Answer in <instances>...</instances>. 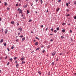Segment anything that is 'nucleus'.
Segmentation results:
<instances>
[{
	"mask_svg": "<svg viewBox=\"0 0 76 76\" xmlns=\"http://www.w3.org/2000/svg\"><path fill=\"white\" fill-rule=\"evenodd\" d=\"M20 38H22V37H23V35L20 36Z\"/></svg>",
	"mask_w": 76,
	"mask_h": 76,
	"instance_id": "nucleus-38",
	"label": "nucleus"
},
{
	"mask_svg": "<svg viewBox=\"0 0 76 76\" xmlns=\"http://www.w3.org/2000/svg\"><path fill=\"white\" fill-rule=\"evenodd\" d=\"M18 11H20L21 10H20V9L19 8L18 9Z\"/></svg>",
	"mask_w": 76,
	"mask_h": 76,
	"instance_id": "nucleus-39",
	"label": "nucleus"
},
{
	"mask_svg": "<svg viewBox=\"0 0 76 76\" xmlns=\"http://www.w3.org/2000/svg\"><path fill=\"white\" fill-rule=\"evenodd\" d=\"M10 61H12V58H10Z\"/></svg>",
	"mask_w": 76,
	"mask_h": 76,
	"instance_id": "nucleus-19",
	"label": "nucleus"
},
{
	"mask_svg": "<svg viewBox=\"0 0 76 76\" xmlns=\"http://www.w3.org/2000/svg\"><path fill=\"white\" fill-rule=\"evenodd\" d=\"M18 35H20V33H18Z\"/></svg>",
	"mask_w": 76,
	"mask_h": 76,
	"instance_id": "nucleus-47",
	"label": "nucleus"
},
{
	"mask_svg": "<svg viewBox=\"0 0 76 76\" xmlns=\"http://www.w3.org/2000/svg\"><path fill=\"white\" fill-rule=\"evenodd\" d=\"M56 54V52H54L53 53H52V55L53 56H54L55 54Z\"/></svg>",
	"mask_w": 76,
	"mask_h": 76,
	"instance_id": "nucleus-2",
	"label": "nucleus"
},
{
	"mask_svg": "<svg viewBox=\"0 0 76 76\" xmlns=\"http://www.w3.org/2000/svg\"><path fill=\"white\" fill-rule=\"evenodd\" d=\"M25 63V61H22V64H24V63Z\"/></svg>",
	"mask_w": 76,
	"mask_h": 76,
	"instance_id": "nucleus-12",
	"label": "nucleus"
},
{
	"mask_svg": "<svg viewBox=\"0 0 76 76\" xmlns=\"http://www.w3.org/2000/svg\"><path fill=\"white\" fill-rule=\"evenodd\" d=\"M45 50H43L42 51V53H44V52H45Z\"/></svg>",
	"mask_w": 76,
	"mask_h": 76,
	"instance_id": "nucleus-33",
	"label": "nucleus"
},
{
	"mask_svg": "<svg viewBox=\"0 0 76 76\" xmlns=\"http://www.w3.org/2000/svg\"><path fill=\"white\" fill-rule=\"evenodd\" d=\"M18 31H19L20 32H21L22 31V28L20 27L18 29Z\"/></svg>",
	"mask_w": 76,
	"mask_h": 76,
	"instance_id": "nucleus-1",
	"label": "nucleus"
},
{
	"mask_svg": "<svg viewBox=\"0 0 76 76\" xmlns=\"http://www.w3.org/2000/svg\"><path fill=\"white\" fill-rule=\"evenodd\" d=\"M43 47H44V46H43V45L42 46L41 48H43Z\"/></svg>",
	"mask_w": 76,
	"mask_h": 76,
	"instance_id": "nucleus-60",
	"label": "nucleus"
},
{
	"mask_svg": "<svg viewBox=\"0 0 76 76\" xmlns=\"http://www.w3.org/2000/svg\"><path fill=\"white\" fill-rule=\"evenodd\" d=\"M59 10H60V8H58L57 10H56V11H57V12H58V11H59Z\"/></svg>",
	"mask_w": 76,
	"mask_h": 76,
	"instance_id": "nucleus-20",
	"label": "nucleus"
},
{
	"mask_svg": "<svg viewBox=\"0 0 76 76\" xmlns=\"http://www.w3.org/2000/svg\"><path fill=\"white\" fill-rule=\"evenodd\" d=\"M66 6H69V4H68V3H66Z\"/></svg>",
	"mask_w": 76,
	"mask_h": 76,
	"instance_id": "nucleus-28",
	"label": "nucleus"
},
{
	"mask_svg": "<svg viewBox=\"0 0 76 76\" xmlns=\"http://www.w3.org/2000/svg\"><path fill=\"white\" fill-rule=\"evenodd\" d=\"M51 65L54 66V62H53L51 63Z\"/></svg>",
	"mask_w": 76,
	"mask_h": 76,
	"instance_id": "nucleus-11",
	"label": "nucleus"
},
{
	"mask_svg": "<svg viewBox=\"0 0 76 76\" xmlns=\"http://www.w3.org/2000/svg\"><path fill=\"white\" fill-rule=\"evenodd\" d=\"M48 75H50V72H49L48 73Z\"/></svg>",
	"mask_w": 76,
	"mask_h": 76,
	"instance_id": "nucleus-45",
	"label": "nucleus"
},
{
	"mask_svg": "<svg viewBox=\"0 0 76 76\" xmlns=\"http://www.w3.org/2000/svg\"><path fill=\"white\" fill-rule=\"evenodd\" d=\"M8 31L7 30V29H6L5 31V34H7V33Z\"/></svg>",
	"mask_w": 76,
	"mask_h": 76,
	"instance_id": "nucleus-5",
	"label": "nucleus"
},
{
	"mask_svg": "<svg viewBox=\"0 0 76 76\" xmlns=\"http://www.w3.org/2000/svg\"><path fill=\"white\" fill-rule=\"evenodd\" d=\"M75 19H76V16L74 17Z\"/></svg>",
	"mask_w": 76,
	"mask_h": 76,
	"instance_id": "nucleus-46",
	"label": "nucleus"
},
{
	"mask_svg": "<svg viewBox=\"0 0 76 76\" xmlns=\"http://www.w3.org/2000/svg\"><path fill=\"white\" fill-rule=\"evenodd\" d=\"M70 32L71 33H72V30H70Z\"/></svg>",
	"mask_w": 76,
	"mask_h": 76,
	"instance_id": "nucleus-48",
	"label": "nucleus"
},
{
	"mask_svg": "<svg viewBox=\"0 0 76 76\" xmlns=\"http://www.w3.org/2000/svg\"><path fill=\"white\" fill-rule=\"evenodd\" d=\"M14 45H13V46H12V47H11V49H13V48H14Z\"/></svg>",
	"mask_w": 76,
	"mask_h": 76,
	"instance_id": "nucleus-13",
	"label": "nucleus"
},
{
	"mask_svg": "<svg viewBox=\"0 0 76 76\" xmlns=\"http://www.w3.org/2000/svg\"><path fill=\"white\" fill-rule=\"evenodd\" d=\"M1 30H2V32H3V31H4L3 29V28H2Z\"/></svg>",
	"mask_w": 76,
	"mask_h": 76,
	"instance_id": "nucleus-37",
	"label": "nucleus"
},
{
	"mask_svg": "<svg viewBox=\"0 0 76 76\" xmlns=\"http://www.w3.org/2000/svg\"><path fill=\"white\" fill-rule=\"evenodd\" d=\"M38 73L39 75H41V72L39 71H38Z\"/></svg>",
	"mask_w": 76,
	"mask_h": 76,
	"instance_id": "nucleus-16",
	"label": "nucleus"
},
{
	"mask_svg": "<svg viewBox=\"0 0 76 76\" xmlns=\"http://www.w3.org/2000/svg\"><path fill=\"white\" fill-rule=\"evenodd\" d=\"M39 48H37L36 49V50L37 51V50H39Z\"/></svg>",
	"mask_w": 76,
	"mask_h": 76,
	"instance_id": "nucleus-21",
	"label": "nucleus"
},
{
	"mask_svg": "<svg viewBox=\"0 0 76 76\" xmlns=\"http://www.w3.org/2000/svg\"><path fill=\"white\" fill-rule=\"evenodd\" d=\"M74 58H75V59H76V55L74 56Z\"/></svg>",
	"mask_w": 76,
	"mask_h": 76,
	"instance_id": "nucleus-29",
	"label": "nucleus"
},
{
	"mask_svg": "<svg viewBox=\"0 0 76 76\" xmlns=\"http://www.w3.org/2000/svg\"><path fill=\"white\" fill-rule=\"evenodd\" d=\"M35 38L36 39H38V40L39 39V38H38V37H36Z\"/></svg>",
	"mask_w": 76,
	"mask_h": 76,
	"instance_id": "nucleus-32",
	"label": "nucleus"
},
{
	"mask_svg": "<svg viewBox=\"0 0 76 76\" xmlns=\"http://www.w3.org/2000/svg\"><path fill=\"white\" fill-rule=\"evenodd\" d=\"M44 27V26H43V25H42L41 26V28H42V27Z\"/></svg>",
	"mask_w": 76,
	"mask_h": 76,
	"instance_id": "nucleus-44",
	"label": "nucleus"
},
{
	"mask_svg": "<svg viewBox=\"0 0 76 76\" xmlns=\"http://www.w3.org/2000/svg\"><path fill=\"white\" fill-rule=\"evenodd\" d=\"M50 35H53V34H50Z\"/></svg>",
	"mask_w": 76,
	"mask_h": 76,
	"instance_id": "nucleus-63",
	"label": "nucleus"
},
{
	"mask_svg": "<svg viewBox=\"0 0 76 76\" xmlns=\"http://www.w3.org/2000/svg\"><path fill=\"white\" fill-rule=\"evenodd\" d=\"M29 13V10H28L27 11V14L28 15V13Z\"/></svg>",
	"mask_w": 76,
	"mask_h": 76,
	"instance_id": "nucleus-8",
	"label": "nucleus"
},
{
	"mask_svg": "<svg viewBox=\"0 0 76 76\" xmlns=\"http://www.w3.org/2000/svg\"><path fill=\"white\" fill-rule=\"evenodd\" d=\"M56 61H58V59L57 58L56 60Z\"/></svg>",
	"mask_w": 76,
	"mask_h": 76,
	"instance_id": "nucleus-56",
	"label": "nucleus"
},
{
	"mask_svg": "<svg viewBox=\"0 0 76 76\" xmlns=\"http://www.w3.org/2000/svg\"><path fill=\"white\" fill-rule=\"evenodd\" d=\"M47 12H48V9L46 11Z\"/></svg>",
	"mask_w": 76,
	"mask_h": 76,
	"instance_id": "nucleus-55",
	"label": "nucleus"
},
{
	"mask_svg": "<svg viewBox=\"0 0 76 76\" xmlns=\"http://www.w3.org/2000/svg\"><path fill=\"white\" fill-rule=\"evenodd\" d=\"M15 63H17V61H16L15 62Z\"/></svg>",
	"mask_w": 76,
	"mask_h": 76,
	"instance_id": "nucleus-64",
	"label": "nucleus"
},
{
	"mask_svg": "<svg viewBox=\"0 0 76 76\" xmlns=\"http://www.w3.org/2000/svg\"><path fill=\"white\" fill-rule=\"evenodd\" d=\"M11 23H12V24H13L15 23V21H12L11 22Z\"/></svg>",
	"mask_w": 76,
	"mask_h": 76,
	"instance_id": "nucleus-9",
	"label": "nucleus"
},
{
	"mask_svg": "<svg viewBox=\"0 0 76 76\" xmlns=\"http://www.w3.org/2000/svg\"><path fill=\"white\" fill-rule=\"evenodd\" d=\"M24 15L23 14H22L21 16L23 17V16Z\"/></svg>",
	"mask_w": 76,
	"mask_h": 76,
	"instance_id": "nucleus-61",
	"label": "nucleus"
},
{
	"mask_svg": "<svg viewBox=\"0 0 76 76\" xmlns=\"http://www.w3.org/2000/svg\"><path fill=\"white\" fill-rule=\"evenodd\" d=\"M7 50H8V51H10V50L8 48H7Z\"/></svg>",
	"mask_w": 76,
	"mask_h": 76,
	"instance_id": "nucleus-42",
	"label": "nucleus"
},
{
	"mask_svg": "<svg viewBox=\"0 0 76 76\" xmlns=\"http://www.w3.org/2000/svg\"><path fill=\"white\" fill-rule=\"evenodd\" d=\"M51 31L52 32H53V28H52L51 29Z\"/></svg>",
	"mask_w": 76,
	"mask_h": 76,
	"instance_id": "nucleus-43",
	"label": "nucleus"
},
{
	"mask_svg": "<svg viewBox=\"0 0 76 76\" xmlns=\"http://www.w3.org/2000/svg\"><path fill=\"white\" fill-rule=\"evenodd\" d=\"M62 32H65V30L63 29L62 30Z\"/></svg>",
	"mask_w": 76,
	"mask_h": 76,
	"instance_id": "nucleus-17",
	"label": "nucleus"
},
{
	"mask_svg": "<svg viewBox=\"0 0 76 76\" xmlns=\"http://www.w3.org/2000/svg\"><path fill=\"white\" fill-rule=\"evenodd\" d=\"M10 8H9V7H8V8H7V10H9V9H10Z\"/></svg>",
	"mask_w": 76,
	"mask_h": 76,
	"instance_id": "nucleus-58",
	"label": "nucleus"
},
{
	"mask_svg": "<svg viewBox=\"0 0 76 76\" xmlns=\"http://www.w3.org/2000/svg\"><path fill=\"white\" fill-rule=\"evenodd\" d=\"M40 2H41V4H42V0H41Z\"/></svg>",
	"mask_w": 76,
	"mask_h": 76,
	"instance_id": "nucleus-30",
	"label": "nucleus"
},
{
	"mask_svg": "<svg viewBox=\"0 0 76 76\" xmlns=\"http://www.w3.org/2000/svg\"><path fill=\"white\" fill-rule=\"evenodd\" d=\"M5 6H7V3L4 2Z\"/></svg>",
	"mask_w": 76,
	"mask_h": 76,
	"instance_id": "nucleus-23",
	"label": "nucleus"
},
{
	"mask_svg": "<svg viewBox=\"0 0 76 76\" xmlns=\"http://www.w3.org/2000/svg\"><path fill=\"white\" fill-rule=\"evenodd\" d=\"M35 45H38V42H36L35 43Z\"/></svg>",
	"mask_w": 76,
	"mask_h": 76,
	"instance_id": "nucleus-14",
	"label": "nucleus"
},
{
	"mask_svg": "<svg viewBox=\"0 0 76 76\" xmlns=\"http://www.w3.org/2000/svg\"><path fill=\"white\" fill-rule=\"evenodd\" d=\"M22 39V41H24V40H25V37H24Z\"/></svg>",
	"mask_w": 76,
	"mask_h": 76,
	"instance_id": "nucleus-7",
	"label": "nucleus"
},
{
	"mask_svg": "<svg viewBox=\"0 0 76 76\" xmlns=\"http://www.w3.org/2000/svg\"><path fill=\"white\" fill-rule=\"evenodd\" d=\"M57 32V30H55L54 31V32L55 33H56Z\"/></svg>",
	"mask_w": 76,
	"mask_h": 76,
	"instance_id": "nucleus-24",
	"label": "nucleus"
},
{
	"mask_svg": "<svg viewBox=\"0 0 76 76\" xmlns=\"http://www.w3.org/2000/svg\"><path fill=\"white\" fill-rule=\"evenodd\" d=\"M18 58V57H15L14 58V60H16L17 58Z\"/></svg>",
	"mask_w": 76,
	"mask_h": 76,
	"instance_id": "nucleus-27",
	"label": "nucleus"
},
{
	"mask_svg": "<svg viewBox=\"0 0 76 76\" xmlns=\"http://www.w3.org/2000/svg\"><path fill=\"white\" fill-rule=\"evenodd\" d=\"M45 31H47V30H48V28H46L45 29Z\"/></svg>",
	"mask_w": 76,
	"mask_h": 76,
	"instance_id": "nucleus-57",
	"label": "nucleus"
},
{
	"mask_svg": "<svg viewBox=\"0 0 76 76\" xmlns=\"http://www.w3.org/2000/svg\"><path fill=\"white\" fill-rule=\"evenodd\" d=\"M3 39H1V40L0 42H3Z\"/></svg>",
	"mask_w": 76,
	"mask_h": 76,
	"instance_id": "nucleus-10",
	"label": "nucleus"
},
{
	"mask_svg": "<svg viewBox=\"0 0 76 76\" xmlns=\"http://www.w3.org/2000/svg\"><path fill=\"white\" fill-rule=\"evenodd\" d=\"M16 42H19V39H17L16 40Z\"/></svg>",
	"mask_w": 76,
	"mask_h": 76,
	"instance_id": "nucleus-22",
	"label": "nucleus"
},
{
	"mask_svg": "<svg viewBox=\"0 0 76 76\" xmlns=\"http://www.w3.org/2000/svg\"><path fill=\"white\" fill-rule=\"evenodd\" d=\"M68 4H70V1H69V2H68Z\"/></svg>",
	"mask_w": 76,
	"mask_h": 76,
	"instance_id": "nucleus-59",
	"label": "nucleus"
},
{
	"mask_svg": "<svg viewBox=\"0 0 76 76\" xmlns=\"http://www.w3.org/2000/svg\"><path fill=\"white\" fill-rule=\"evenodd\" d=\"M59 27H58L56 28V30H57V31H58V30H59Z\"/></svg>",
	"mask_w": 76,
	"mask_h": 76,
	"instance_id": "nucleus-15",
	"label": "nucleus"
},
{
	"mask_svg": "<svg viewBox=\"0 0 76 76\" xmlns=\"http://www.w3.org/2000/svg\"><path fill=\"white\" fill-rule=\"evenodd\" d=\"M31 21H32V20L31 19H30L29 20L28 22H31Z\"/></svg>",
	"mask_w": 76,
	"mask_h": 76,
	"instance_id": "nucleus-34",
	"label": "nucleus"
},
{
	"mask_svg": "<svg viewBox=\"0 0 76 76\" xmlns=\"http://www.w3.org/2000/svg\"><path fill=\"white\" fill-rule=\"evenodd\" d=\"M9 62H8V63L7 64V66H8V65H9Z\"/></svg>",
	"mask_w": 76,
	"mask_h": 76,
	"instance_id": "nucleus-35",
	"label": "nucleus"
},
{
	"mask_svg": "<svg viewBox=\"0 0 76 76\" xmlns=\"http://www.w3.org/2000/svg\"><path fill=\"white\" fill-rule=\"evenodd\" d=\"M17 26H18L19 25V23L18 22V23H17Z\"/></svg>",
	"mask_w": 76,
	"mask_h": 76,
	"instance_id": "nucleus-40",
	"label": "nucleus"
},
{
	"mask_svg": "<svg viewBox=\"0 0 76 76\" xmlns=\"http://www.w3.org/2000/svg\"><path fill=\"white\" fill-rule=\"evenodd\" d=\"M48 48H50V45H49L48 46Z\"/></svg>",
	"mask_w": 76,
	"mask_h": 76,
	"instance_id": "nucleus-51",
	"label": "nucleus"
},
{
	"mask_svg": "<svg viewBox=\"0 0 76 76\" xmlns=\"http://www.w3.org/2000/svg\"><path fill=\"white\" fill-rule=\"evenodd\" d=\"M61 38H63H63H64V37H63V36H61Z\"/></svg>",
	"mask_w": 76,
	"mask_h": 76,
	"instance_id": "nucleus-31",
	"label": "nucleus"
},
{
	"mask_svg": "<svg viewBox=\"0 0 76 76\" xmlns=\"http://www.w3.org/2000/svg\"><path fill=\"white\" fill-rule=\"evenodd\" d=\"M24 7L25 9H26V7H27V5H24L23 6Z\"/></svg>",
	"mask_w": 76,
	"mask_h": 76,
	"instance_id": "nucleus-4",
	"label": "nucleus"
},
{
	"mask_svg": "<svg viewBox=\"0 0 76 76\" xmlns=\"http://www.w3.org/2000/svg\"><path fill=\"white\" fill-rule=\"evenodd\" d=\"M23 19H25V17H23Z\"/></svg>",
	"mask_w": 76,
	"mask_h": 76,
	"instance_id": "nucleus-62",
	"label": "nucleus"
},
{
	"mask_svg": "<svg viewBox=\"0 0 76 76\" xmlns=\"http://www.w3.org/2000/svg\"><path fill=\"white\" fill-rule=\"evenodd\" d=\"M53 39H51L50 40V41H51L52 42H53Z\"/></svg>",
	"mask_w": 76,
	"mask_h": 76,
	"instance_id": "nucleus-53",
	"label": "nucleus"
},
{
	"mask_svg": "<svg viewBox=\"0 0 76 76\" xmlns=\"http://www.w3.org/2000/svg\"><path fill=\"white\" fill-rule=\"evenodd\" d=\"M66 11L67 12H69V10H68V9H66Z\"/></svg>",
	"mask_w": 76,
	"mask_h": 76,
	"instance_id": "nucleus-50",
	"label": "nucleus"
},
{
	"mask_svg": "<svg viewBox=\"0 0 76 76\" xmlns=\"http://www.w3.org/2000/svg\"><path fill=\"white\" fill-rule=\"evenodd\" d=\"M22 10H20V12H19V13L20 14V13H21L22 12Z\"/></svg>",
	"mask_w": 76,
	"mask_h": 76,
	"instance_id": "nucleus-25",
	"label": "nucleus"
},
{
	"mask_svg": "<svg viewBox=\"0 0 76 76\" xmlns=\"http://www.w3.org/2000/svg\"><path fill=\"white\" fill-rule=\"evenodd\" d=\"M67 16H70V14H68V15H66Z\"/></svg>",
	"mask_w": 76,
	"mask_h": 76,
	"instance_id": "nucleus-36",
	"label": "nucleus"
},
{
	"mask_svg": "<svg viewBox=\"0 0 76 76\" xmlns=\"http://www.w3.org/2000/svg\"><path fill=\"white\" fill-rule=\"evenodd\" d=\"M19 6V4H16V6Z\"/></svg>",
	"mask_w": 76,
	"mask_h": 76,
	"instance_id": "nucleus-26",
	"label": "nucleus"
},
{
	"mask_svg": "<svg viewBox=\"0 0 76 76\" xmlns=\"http://www.w3.org/2000/svg\"><path fill=\"white\" fill-rule=\"evenodd\" d=\"M71 41H72V42L73 41V39L72 38L71 39Z\"/></svg>",
	"mask_w": 76,
	"mask_h": 76,
	"instance_id": "nucleus-52",
	"label": "nucleus"
},
{
	"mask_svg": "<svg viewBox=\"0 0 76 76\" xmlns=\"http://www.w3.org/2000/svg\"><path fill=\"white\" fill-rule=\"evenodd\" d=\"M3 44L4 46H6V43H4Z\"/></svg>",
	"mask_w": 76,
	"mask_h": 76,
	"instance_id": "nucleus-18",
	"label": "nucleus"
},
{
	"mask_svg": "<svg viewBox=\"0 0 76 76\" xmlns=\"http://www.w3.org/2000/svg\"><path fill=\"white\" fill-rule=\"evenodd\" d=\"M18 66H19V64H17L16 65V67L17 68H18Z\"/></svg>",
	"mask_w": 76,
	"mask_h": 76,
	"instance_id": "nucleus-6",
	"label": "nucleus"
},
{
	"mask_svg": "<svg viewBox=\"0 0 76 76\" xmlns=\"http://www.w3.org/2000/svg\"><path fill=\"white\" fill-rule=\"evenodd\" d=\"M74 4L75 5L76 4V1H75V2H74Z\"/></svg>",
	"mask_w": 76,
	"mask_h": 76,
	"instance_id": "nucleus-49",
	"label": "nucleus"
},
{
	"mask_svg": "<svg viewBox=\"0 0 76 76\" xmlns=\"http://www.w3.org/2000/svg\"><path fill=\"white\" fill-rule=\"evenodd\" d=\"M24 60V58L23 57H22L20 59V60L21 61H23Z\"/></svg>",
	"mask_w": 76,
	"mask_h": 76,
	"instance_id": "nucleus-3",
	"label": "nucleus"
},
{
	"mask_svg": "<svg viewBox=\"0 0 76 76\" xmlns=\"http://www.w3.org/2000/svg\"><path fill=\"white\" fill-rule=\"evenodd\" d=\"M58 2H61V0H59L58 1Z\"/></svg>",
	"mask_w": 76,
	"mask_h": 76,
	"instance_id": "nucleus-54",
	"label": "nucleus"
},
{
	"mask_svg": "<svg viewBox=\"0 0 76 76\" xmlns=\"http://www.w3.org/2000/svg\"><path fill=\"white\" fill-rule=\"evenodd\" d=\"M66 25V23H64L63 24H62V25Z\"/></svg>",
	"mask_w": 76,
	"mask_h": 76,
	"instance_id": "nucleus-41",
	"label": "nucleus"
}]
</instances>
